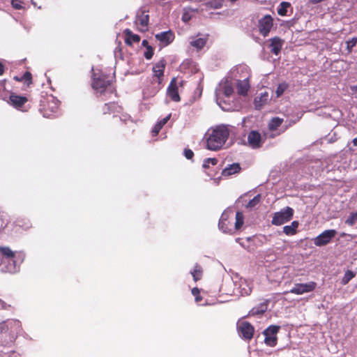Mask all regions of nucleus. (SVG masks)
Masks as SVG:
<instances>
[{"label": "nucleus", "mask_w": 357, "mask_h": 357, "mask_svg": "<svg viewBox=\"0 0 357 357\" xmlns=\"http://www.w3.org/2000/svg\"><path fill=\"white\" fill-rule=\"evenodd\" d=\"M123 107L116 102H110L104 104L100 108V112L103 115L113 114V118L117 121V126L122 128L124 125L132 124V120L130 116L123 115L121 117H117V114L121 113Z\"/></svg>", "instance_id": "obj_1"}, {"label": "nucleus", "mask_w": 357, "mask_h": 357, "mask_svg": "<svg viewBox=\"0 0 357 357\" xmlns=\"http://www.w3.org/2000/svg\"><path fill=\"white\" fill-rule=\"evenodd\" d=\"M92 88L100 94L106 93H113L115 92V88L112 85V82L109 77L102 73H93L92 75Z\"/></svg>", "instance_id": "obj_2"}, {"label": "nucleus", "mask_w": 357, "mask_h": 357, "mask_svg": "<svg viewBox=\"0 0 357 357\" xmlns=\"http://www.w3.org/2000/svg\"><path fill=\"white\" fill-rule=\"evenodd\" d=\"M218 163V160L215 158H206L204 160L202 167L205 169H208L206 171V174L208 176L211 177V182L213 185H218L223 176V169L219 167L218 169L215 172L209 169L210 165L211 164L213 166H215Z\"/></svg>", "instance_id": "obj_3"}, {"label": "nucleus", "mask_w": 357, "mask_h": 357, "mask_svg": "<svg viewBox=\"0 0 357 357\" xmlns=\"http://www.w3.org/2000/svg\"><path fill=\"white\" fill-rule=\"evenodd\" d=\"M223 142V125L218 126L216 128L213 129L209 133L207 139V148L210 150H218L222 146Z\"/></svg>", "instance_id": "obj_4"}, {"label": "nucleus", "mask_w": 357, "mask_h": 357, "mask_svg": "<svg viewBox=\"0 0 357 357\" xmlns=\"http://www.w3.org/2000/svg\"><path fill=\"white\" fill-rule=\"evenodd\" d=\"M294 213V211L292 208L286 206L274 213L271 223L277 226L282 225L292 219Z\"/></svg>", "instance_id": "obj_5"}, {"label": "nucleus", "mask_w": 357, "mask_h": 357, "mask_svg": "<svg viewBox=\"0 0 357 357\" xmlns=\"http://www.w3.org/2000/svg\"><path fill=\"white\" fill-rule=\"evenodd\" d=\"M149 15L145 10H139L134 21L136 29L140 32H146L149 30Z\"/></svg>", "instance_id": "obj_6"}, {"label": "nucleus", "mask_w": 357, "mask_h": 357, "mask_svg": "<svg viewBox=\"0 0 357 357\" xmlns=\"http://www.w3.org/2000/svg\"><path fill=\"white\" fill-rule=\"evenodd\" d=\"M317 285V283L314 281L307 283H296L289 291H286L284 294L290 292L296 295H301L305 293H310L316 289Z\"/></svg>", "instance_id": "obj_7"}, {"label": "nucleus", "mask_w": 357, "mask_h": 357, "mask_svg": "<svg viewBox=\"0 0 357 357\" xmlns=\"http://www.w3.org/2000/svg\"><path fill=\"white\" fill-rule=\"evenodd\" d=\"M0 252L3 257L8 259V263L10 264L7 266V271L9 273H15L17 271V267L16 266L15 252L10 249L8 247L0 246Z\"/></svg>", "instance_id": "obj_8"}, {"label": "nucleus", "mask_w": 357, "mask_h": 357, "mask_svg": "<svg viewBox=\"0 0 357 357\" xmlns=\"http://www.w3.org/2000/svg\"><path fill=\"white\" fill-rule=\"evenodd\" d=\"M273 26V18L270 15H266L258 21L259 33L264 37L268 36Z\"/></svg>", "instance_id": "obj_9"}, {"label": "nucleus", "mask_w": 357, "mask_h": 357, "mask_svg": "<svg viewBox=\"0 0 357 357\" xmlns=\"http://www.w3.org/2000/svg\"><path fill=\"white\" fill-rule=\"evenodd\" d=\"M279 330L280 326L271 325L264 331L263 333L265 336L264 342L266 345L273 347L277 344L278 338L276 335Z\"/></svg>", "instance_id": "obj_10"}, {"label": "nucleus", "mask_w": 357, "mask_h": 357, "mask_svg": "<svg viewBox=\"0 0 357 357\" xmlns=\"http://www.w3.org/2000/svg\"><path fill=\"white\" fill-rule=\"evenodd\" d=\"M336 233V231L334 229H328L323 231L314 239V245L321 247L328 244L333 238L335 237Z\"/></svg>", "instance_id": "obj_11"}, {"label": "nucleus", "mask_w": 357, "mask_h": 357, "mask_svg": "<svg viewBox=\"0 0 357 357\" xmlns=\"http://www.w3.org/2000/svg\"><path fill=\"white\" fill-rule=\"evenodd\" d=\"M166 66V61L164 59H160L153 67V78H157L158 85L162 84L164 77V72Z\"/></svg>", "instance_id": "obj_12"}, {"label": "nucleus", "mask_w": 357, "mask_h": 357, "mask_svg": "<svg viewBox=\"0 0 357 357\" xmlns=\"http://www.w3.org/2000/svg\"><path fill=\"white\" fill-rule=\"evenodd\" d=\"M238 332L244 339L250 340L253 337L255 328L250 323L243 321L238 326Z\"/></svg>", "instance_id": "obj_13"}, {"label": "nucleus", "mask_w": 357, "mask_h": 357, "mask_svg": "<svg viewBox=\"0 0 357 357\" xmlns=\"http://www.w3.org/2000/svg\"><path fill=\"white\" fill-rule=\"evenodd\" d=\"M28 102L25 96H18L15 93H11L9 97V103L17 109H22V107Z\"/></svg>", "instance_id": "obj_14"}, {"label": "nucleus", "mask_w": 357, "mask_h": 357, "mask_svg": "<svg viewBox=\"0 0 357 357\" xmlns=\"http://www.w3.org/2000/svg\"><path fill=\"white\" fill-rule=\"evenodd\" d=\"M248 142L252 149H258L261 146V134L255 130H252L248 133Z\"/></svg>", "instance_id": "obj_15"}, {"label": "nucleus", "mask_w": 357, "mask_h": 357, "mask_svg": "<svg viewBox=\"0 0 357 357\" xmlns=\"http://www.w3.org/2000/svg\"><path fill=\"white\" fill-rule=\"evenodd\" d=\"M269 45L268 47L271 50V52L278 56L282 48L283 44L284 43V40L280 38L278 36L273 37L269 40Z\"/></svg>", "instance_id": "obj_16"}, {"label": "nucleus", "mask_w": 357, "mask_h": 357, "mask_svg": "<svg viewBox=\"0 0 357 357\" xmlns=\"http://www.w3.org/2000/svg\"><path fill=\"white\" fill-rule=\"evenodd\" d=\"M155 38L163 45H169L175 38L174 33L172 31H162L155 35Z\"/></svg>", "instance_id": "obj_17"}, {"label": "nucleus", "mask_w": 357, "mask_h": 357, "mask_svg": "<svg viewBox=\"0 0 357 357\" xmlns=\"http://www.w3.org/2000/svg\"><path fill=\"white\" fill-rule=\"evenodd\" d=\"M167 93L170 97L171 100L174 102H179L181 100L180 96L178 94V86L176 85V78L174 77L168 86Z\"/></svg>", "instance_id": "obj_18"}, {"label": "nucleus", "mask_w": 357, "mask_h": 357, "mask_svg": "<svg viewBox=\"0 0 357 357\" xmlns=\"http://www.w3.org/2000/svg\"><path fill=\"white\" fill-rule=\"evenodd\" d=\"M250 88L249 79L246 78L243 80L238 79L236 82L237 93L240 96H247Z\"/></svg>", "instance_id": "obj_19"}, {"label": "nucleus", "mask_w": 357, "mask_h": 357, "mask_svg": "<svg viewBox=\"0 0 357 357\" xmlns=\"http://www.w3.org/2000/svg\"><path fill=\"white\" fill-rule=\"evenodd\" d=\"M123 34L125 35V43L128 46H132L133 43H138L140 41V36L133 33L129 29H125Z\"/></svg>", "instance_id": "obj_20"}, {"label": "nucleus", "mask_w": 357, "mask_h": 357, "mask_svg": "<svg viewBox=\"0 0 357 357\" xmlns=\"http://www.w3.org/2000/svg\"><path fill=\"white\" fill-rule=\"evenodd\" d=\"M268 309V301L260 303L249 312V316L262 315Z\"/></svg>", "instance_id": "obj_21"}, {"label": "nucleus", "mask_w": 357, "mask_h": 357, "mask_svg": "<svg viewBox=\"0 0 357 357\" xmlns=\"http://www.w3.org/2000/svg\"><path fill=\"white\" fill-rule=\"evenodd\" d=\"M268 100V92H264L261 93V95L258 97H256L254 100L255 106L256 109H261L262 106L266 105Z\"/></svg>", "instance_id": "obj_22"}, {"label": "nucleus", "mask_w": 357, "mask_h": 357, "mask_svg": "<svg viewBox=\"0 0 357 357\" xmlns=\"http://www.w3.org/2000/svg\"><path fill=\"white\" fill-rule=\"evenodd\" d=\"M241 171V167L239 163L235 162L227 167H225V176H231L233 174H238Z\"/></svg>", "instance_id": "obj_23"}, {"label": "nucleus", "mask_w": 357, "mask_h": 357, "mask_svg": "<svg viewBox=\"0 0 357 357\" xmlns=\"http://www.w3.org/2000/svg\"><path fill=\"white\" fill-rule=\"evenodd\" d=\"M299 226V222L297 220L293 221L290 225H287L283 227V232L287 236H293L297 233V229Z\"/></svg>", "instance_id": "obj_24"}, {"label": "nucleus", "mask_w": 357, "mask_h": 357, "mask_svg": "<svg viewBox=\"0 0 357 357\" xmlns=\"http://www.w3.org/2000/svg\"><path fill=\"white\" fill-rule=\"evenodd\" d=\"M207 40V36L202 38H195L190 41V45L199 51L203 49V47L206 45Z\"/></svg>", "instance_id": "obj_25"}, {"label": "nucleus", "mask_w": 357, "mask_h": 357, "mask_svg": "<svg viewBox=\"0 0 357 357\" xmlns=\"http://www.w3.org/2000/svg\"><path fill=\"white\" fill-rule=\"evenodd\" d=\"M190 273L192 276L193 280L195 282H197L202 278L204 269L200 264H196Z\"/></svg>", "instance_id": "obj_26"}, {"label": "nucleus", "mask_w": 357, "mask_h": 357, "mask_svg": "<svg viewBox=\"0 0 357 357\" xmlns=\"http://www.w3.org/2000/svg\"><path fill=\"white\" fill-rule=\"evenodd\" d=\"M171 114L167 116L165 118L162 119L160 121H158L152 129V135L155 137L158 135L162 128L167 123V121L170 119Z\"/></svg>", "instance_id": "obj_27"}, {"label": "nucleus", "mask_w": 357, "mask_h": 357, "mask_svg": "<svg viewBox=\"0 0 357 357\" xmlns=\"http://www.w3.org/2000/svg\"><path fill=\"white\" fill-rule=\"evenodd\" d=\"M47 108L44 107V110L46 114H49V110L52 112H56L59 109L57 100H54V98H52L50 100L47 101Z\"/></svg>", "instance_id": "obj_28"}, {"label": "nucleus", "mask_w": 357, "mask_h": 357, "mask_svg": "<svg viewBox=\"0 0 357 357\" xmlns=\"http://www.w3.org/2000/svg\"><path fill=\"white\" fill-rule=\"evenodd\" d=\"M283 119H281L280 117H273L271 119V121L268 123V129L271 131L276 130L282 123Z\"/></svg>", "instance_id": "obj_29"}, {"label": "nucleus", "mask_w": 357, "mask_h": 357, "mask_svg": "<svg viewBox=\"0 0 357 357\" xmlns=\"http://www.w3.org/2000/svg\"><path fill=\"white\" fill-rule=\"evenodd\" d=\"M356 275V273L354 272L351 270H347L343 278H342L341 283L343 285L347 284L354 278H355Z\"/></svg>", "instance_id": "obj_30"}, {"label": "nucleus", "mask_w": 357, "mask_h": 357, "mask_svg": "<svg viewBox=\"0 0 357 357\" xmlns=\"http://www.w3.org/2000/svg\"><path fill=\"white\" fill-rule=\"evenodd\" d=\"M244 215L242 212L237 211L236 213L235 228L239 229L243 225Z\"/></svg>", "instance_id": "obj_31"}, {"label": "nucleus", "mask_w": 357, "mask_h": 357, "mask_svg": "<svg viewBox=\"0 0 357 357\" xmlns=\"http://www.w3.org/2000/svg\"><path fill=\"white\" fill-rule=\"evenodd\" d=\"M227 289H225V294L227 295H234L235 294V289L232 288L234 286V284L231 278H229L226 281Z\"/></svg>", "instance_id": "obj_32"}, {"label": "nucleus", "mask_w": 357, "mask_h": 357, "mask_svg": "<svg viewBox=\"0 0 357 357\" xmlns=\"http://www.w3.org/2000/svg\"><path fill=\"white\" fill-rule=\"evenodd\" d=\"M291 4L289 2L283 1L280 3V8L278 10V13L280 16H285L287 13V8L290 7Z\"/></svg>", "instance_id": "obj_33"}, {"label": "nucleus", "mask_w": 357, "mask_h": 357, "mask_svg": "<svg viewBox=\"0 0 357 357\" xmlns=\"http://www.w3.org/2000/svg\"><path fill=\"white\" fill-rule=\"evenodd\" d=\"M26 83V85L29 86L32 84V75L30 72L26 71L24 73V74L20 77V79H19V82H22Z\"/></svg>", "instance_id": "obj_34"}, {"label": "nucleus", "mask_w": 357, "mask_h": 357, "mask_svg": "<svg viewBox=\"0 0 357 357\" xmlns=\"http://www.w3.org/2000/svg\"><path fill=\"white\" fill-rule=\"evenodd\" d=\"M289 85L286 82H282L278 84L276 89V96L278 98L280 97L284 91L288 89Z\"/></svg>", "instance_id": "obj_35"}, {"label": "nucleus", "mask_w": 357, "mask_h": 357, "mask_svg": "<svg viewBox=\"0 0 357 357\" xmlns=\"http://www.w3.org/2000/svg\"><path fill=\"white\" fill-rule=\"evenodd\" d=\"M357 222V211L350 213L349 218L346 220L345 223L352 226Z\"/></svg>", "instance_id": "obj_36"}, {"label": "nucleus", "mask_w": 357, "mask_h": 357, "mask_svg": "<svg viewBox=\"0 0 357 357\" xmlns=\"http://www.w3.org/2000/svg\"><path fill=\"white\" fill-rule=\"evenodd\" d=\"M192 294L195 296L196 303H199L202 301V296L200 295V290L197 287H194L191 290Z\"/></svg>", "instance_id": "obj_37"}, {"label": "nucleus", "mask_w": 357, "mask_h": 357, "mask_svg": "<svg viewBox=\"0 0 357 357\" xmlns=\"http://www.w3.org/2000/svg\"><path fill=\"white\" fill-rule=\"evenodd\" d=\"M261 195H257L255 197H254L253 199L250 200V202L247 204V207L248 208H252L255 207L257 204H258L260 202Z\"/></svg>", "instance_id": "obj_38"}, {"label": "nucleus", "mask_w": 357, "mask_h": 357, "mask_svg": "<svg viewBox=\"0 0 357 357\" xmlns=\"http://www.w3.org/2000/svg\"><path fill=\"white\" fill-rule=\"evenodd\" d=\"M357 44V38H353L351 40L347 41V49L349 53L352 52V49Z\"/></svg>", "instance_id": "obj_39"}, {"label": "nucleus", "mask_w": 357, "mask_h": 357, "mask_svg": "<svg viewBox=\"0 0 357 357\" xmlns=\"http://www.w3.org/2000/svg\"><path fill=\"white\" fill-rule=\"evenodd\" d=\"M23 3H24L23 0H12L11 1L12 6L15 9H17V10L22 9L23 8V6H22Z\"/></svg>", "instance_id": "obj_40"}, {"label": "nucleus", "mask_w": 357, "mask_h": 357, "mask_svg": "<svg viewBox=\"0 0 357 357\" xmlns=\"http://www.w3.org/2000/svg\"><path fill=\"white\" fill-rule=\"evenodd\" d=\"M153 53L154 52L153 47L151 46H149L147 47L146 50L144 54V56L147 60H150L153 57Z\"/></svg>", "instance_id": "obj_41"}, {"label": "nucleus", "mask_w": 357, "mask_h": 357, "mask_svg": "<svg viewBox=\"0 0 357 357\" xmlns=\"http://www.w3.org/2000/svg\"><path fill=\"white\" fill-rule=\"evenodd\" d=\"M192 14L191 10L185 11L182 15V20L184 22H188L192 19Z\"/></svg>", "instance_id": "obj_42"}, {"label": "nucleus", "mask_w": 357, "mask_h": 357, "mask_svg": "<svg viewBox=\"0 0 357 357\" xmlns=\"http://www.w3.org/2000/svg\"><path fill=\"white\" fill-rule=\"evenodd\" d=\"M234 93V89L230 84L225 82V96H229Z\"/></svg>", "instance_id": "obj_43"}, {"label": "nucleus", "mask_w": 357, "mask_h": 357, "mask_svg": "<svg viewBox=\"0 0 357 357\" xmlns=\"http://www.w3.org/2000/svg\"><path fill=\"white\" fill-rule=\"evenodd\" d=\"M183 154H184L185 157L188 160H191L194 157L193 151L189 149H185L184 151H183Z\"/></svg>", "instance_id": "obj_44"}, {"label": "nucleus", "mask_w": 357, "mask_h": 357, "mask_svg": "<svg viewBox=\"0 0 357 357\" xmlns=\"http://www.w3.org/2000/svg\"><path fill=\"white\" fill-rule=\"evenodd\" d=\"M220 93V90H217L216 91V102H217V104L221 108H223L222 106V100L219 98Z\"/></svg>", "instance_id": "obj_45"}, {"label": "nucleus", "mask_w": 357, "mask_h": 357, "mask_svg": "<svg viewBox=\"0 0 357 357\" xmlns=\"http://www.w3.org/2000/svg\"><path fill=\"white\" fill-rule=\"evenodd\" d=\"M209 5H211V7H213L215 8H218L222 6V1H219L217 3H215L214 5L213 3V1H211L208 3Z\"/></svg>", "instance_id": "obj_46"}, {"label": "nucleus", "mask_w": 357, "mask_h": 357, "mask_svg": "<svg viewBox=\"0 0 357 357\" xmlns=\"http://www.w3.org/2000/svg\"><path fill=\"white\" fill-rule=\"evenodd\" d=\"M5 72V66L0 61V75H2Z\"/></svg>", "instance_id": "obj_47"}, {"label": "nucleus", "mask_w": 357, "mask_h": 357, "mask_svg": "<svg viewBox=\"0 0 357 357\" xmlns=\"http://www.w3.org/2000/svg\"><path fill=\"white\" fill-rule=\"evenodd\" d=\"M224 132H225V142L227 140V138L228 137V135H229V130L226 126H225Z\"/></svg>", "instance_id": "obj_48"}, {"label": "nucleus", "mask_w": 357, "mask_h": 357, "mask_svg": "<svg viewBox=\"0 0 357 357\" xmlns=\"http://www.w3.org/2000/svg\"><path fill=\"white\" fill-rule=\"evenodd\" d=\"M142 45L145 47L146 48H147V47L150 46L149 45V42L146 40H144L142 43Z\"/></svg>", "instance_id": "obj_49"}, {"label": "nucleus", "mask_w": 357, "mask_h": 357, "mask_svg": "<svg viewBox=\"0 0 357 357\" xmlns=\"http://www.w3.org/2000/svg\"><path fill=\"white\" fill-rule=\"evenodd\" d=\"M222 216H223V213L222 214L221 218H220V219L219 220V222H218V226H219L220 228H222Z\"/></svg>", "instance_id": "obj_50"}, {"label": "nucleus", "mask_w": 357, "mask_h": 357, "mask_svg": "<svg viewBox=\"0 0 357 357\" xmlns=\"http://www.w3.org/2000/svg\"><path fill=\"white\" fill-rule=\"evenodd\" d=\"M352 142L354 146H357V138H354Z\"/></svg>", "instance_id": "obj_51"}, {"label": "nucleus", "mask_w": 357, "mask_h": 357, "mask_svg": "<svg viewBox=\"0 0 357 357\" xmlns=\"http://www.w3.org/2000/svg\"><path fill=\"white\" fill-rule=\"evenodd\" d=\"M14 79L19 82V79H20V77L15 76V77H14Z\"/></svg>", "instance_id": "obj_52"}, {"label": "nucleus", "mask_w": 357, "mask_h": 357, "mask_svg": "<svg viewBox=\"0 0 357 357\" xmlns=\"http://www.w3.org/2000/svg\"><path fill=\"white\" fill-rule=\"evenodd\" d=\"M229 109H226V108L225 107L224 111L229 110Z\"/></svg>", "instance_id": "obj_53"}]
</instances>
